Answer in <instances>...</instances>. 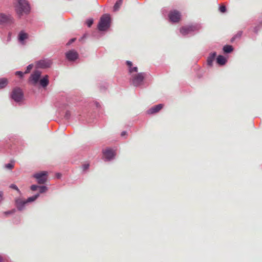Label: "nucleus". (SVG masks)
I'll return each mask as SVG.
<instances>
[{"mask_svg": "<svg viewBox=\"0 0 262 262\" xmlns=\"http://www.w3.org/2000/svg\"><path fill=\"white\" fill-rule=\"evenodd\" d=\"M38 187H39V186H38L37 185H33L31 187V189L32 191H35L38 188Z\"/></svg>", "mask_w": 262, "mask_h": 262, "instance_id": "31", "label": "nucleus"}, {"mask_svg": "<svg viewBox=\"0 0 262 262\" xmlns=\"http://www.w3.org/2000/svg\"><path fill=\"white\" fill-rule=\"evenodd\" d=\"M29 11L30 7L26 0H18L16 11L19 15H23V13H27Z\"/></svg>", "mask_w": 262, "mask_h": 262, "instance_id": "3", "label": "nucleus"}, {"mask_svg": "<svg viewBox=\"0 0 262 262\" xmlns=\"http://www.w3.org/2000/svg\"><path fill=\"white\" fill-rule=\"evenodd\" d=\"M67 58L70 61H74L78 57V53L75 50H70L66 53Z\"/></svg>", "mask_w": 262, "mask_h": 262, "instance_id": "9", "label": "nucleus"}, {"mask_svg": "<svg viewBox=\"0 0 262 262\" xmlns=\"http://www.w3.org/2000/svg\"><path fill=\"white\" fill-rule=\"evenodd\" d=\"M2 195V192H0V196H1Z\"/></svg>", "mask_w": 262, "mask_h": 262, "instance_id": "35", "label": "nucleus"}, {"mask_svg": "<svg viewBox=\"0 0 262 262\" xmlns=\"http://www.w3.org/2000/svg\"><path fill=\"white\" fill-rule=\"evenodd\" d=\"M195 27L192 26L183 27L180 29V33L183 35H186L195 30Z\"/></svg>", "mask_w": 262, "mask_h": 262, "instance_id": "12", "label": "nucleus"}, {"mask_svg": "<svg viewBox=\"0 0 262 262\" xmlns=\"http://www.w3.org/2000/svg\"><path fill=\"white\" fill-rule=\"evenodd\" d=\"M32 68H33V65L32 64H29L27 67V69L25 71V72H24V73H25V74L29 73L30 72L31 70L32 69Z\"/></svg>", "mask_w": 262, "mask_h": 262, "instance_id": "27", "label": "nucleus"}, {"mask_svg": "<svg viewBox=\"0 0 262 262\" xmlns=\"http://www.w3.org/2000/svg\"><path fill=\"white\" fill-rule=\"evenodd\" d=\"M169 18L171 21L177 23L180 20V14L177 11H173L169 13Z\"/></svg>", "mask_w": 262, "mask_h": 262, "instance_id": "7", "label": "nucleus"}, {"mask_svg": "<svg viewBox=\"0 0 262 262\" xmlns=\"http://www.w3.org/2000/svg\"><path fill=\"white\" fill-rule=\"evenodd\" d=\"M219 9L222 13H225L226 11V8L224 5L221 6Z\"/></svg>", "mask_w": 262, "mask_h": 262, "instance_id": "28", "label": "nucleus"}, {"mask_svg": "<svg viewBox=\"0 0 262 262\" xmlns=\"http://www.w3.org/2000/svg\"><path fill=\"white\" fill-rule=\"evenodd\" d=\"M163 107V105L162 104H160L155 106H154L149 110H148L147 113L148 114H152L156 113L160 111Z\"/></svg>", "mask_w": 262, "mask_h": 262, "instance_id": "13", "label": "nucleus"}, {"mask_svg": "<svg viewBox=\"0 0 262 262\" xmlns=\"http://www.w3.org/2000/svg\"><path fill=\"white\" fill-rule=\"evenodd\" d=\"M51 63L52 62L50 60H40L37 62V67L39 68H47L50 67Z\"/></svg>", "mask_w": 262, "mask_h": 262, "instance_id": "10", "label": "nucleus"}, {"mask_svg": "<svg viewBox=\"0 0 262 262\" xmlns=\"http://www.w3.org/2000/svg\"><path fill=\"white\" fill-rule=\"evenodd\" d=\"M12 22V18L10 15L0 13V24H8Z\"/></svg>", "mask_w": 262, "mask_h": 262, "instance_id": "8", "label": "nucleus"}, {"mask_svg": "<svg viewBox=\"0 0 262 262\" xmlns=\"http://www.w3.org/2000/svg\"><path fill=\"white\" fill-rule=\"evenodd\" d=\"M25 74V73H23V72H22L21 71H17V72H15V75H17V76H19L20 77H22Z\"/></svg>", "mask_w": 262, "mask_h": 262, "instance_id": "30", "label": "nucleus"}, {"mask_svg": "<svg viewBox=\"0 0 262 262\" xmlns=\"http://www.w3.org/2000/svg\"><path fill=\"white\" fill-rule=\"evenodd\" d=\"M216 56V54L215 52L211 53L207 58V64L211 66L212 65V63L213 60H214L215 57Z\"/></svg>", "mask_w": 262, "mask_h": 262, "instance_id": "17", "label": "nucleus"}, {"mask_svg": "<svg viewBox=\"0 0 262 262\" xmlns=\"http://www.w3.org/2000/svg\"><path fill=\"white\" fill-rule=\"evenodd\" d=\"M8 84V80L3 78L0 79V89L5 88Z\"/></svg>", "mask_w": 262, "mask_h": 262, "instance_id": "19", "label": "nucleus"}, {"mask_svg": "<svg viewBox=\"0 0 262 262\" xmlns=\"http://www.w3.org/2000/svg\"><path fill=\"white\" fill-rule=\"evenodd\" d=\"M38 188H39L40 193H43L47 190V187L45 186H40Z\"/></svg>", "mask_w": 262, "mask_h": 262, "instance_id": "24", "label": "nucleus"}, {"mask_svg": "<svg viewBox=\"0 0 262 262\" xmlns=\"http://www.w3.org/2000/svg\"><path fill=\"white\" fill-rule=\"evenodd\" d=\"M75 39L73 38L70 40V41L68 43V45H70V43L73 42L75 41Z\"/></svg>", "mask_w": 262, "mask_h": 262, "instance_id": "32", "label": "nucleus"}, {"mask_svg": "<svg viewBox=\"0 0 262 262\" xmlns=\"http://www.w3.org/2000/svg\"><path fill=\"white\" fill-rule=\"evenodd\" d=\"M16 205L19 210H22L24 208L25 205L27 204L26 200H23L21 199H17L15 200Z\"/></svg>", "mask_w": 262, "mask_h": 262, "instance_id": "14", "label": "nucleus"}, {"mask_svg": "<svg viewBox=\"0 0 262 262\" xmlns=\"http://www.w3.org/2000/svg\"><path fill=\"white\" fill-rule=\"evenodd\" d=\"M122 0H118L117 1V2L116 3V4H115L114 7V11H117L119 9L120 6L122 4Z\"/></svg>", "mask_w": 262, "mask_h": 262, "instance_id": "21", "label": "nucleus"}, {"mask_svg": "<svg viewBox=\"0 0 262 262\" xmlns=\"http://www.w3.org/2000/svg\"><path fill=\"white\" fill-rule=\"evenodd\" d=\"M223 51L226 53H229L233 51V48L230 45H226L223 48Z\"/></svg>", "mask_w": 262, "mask_h": 262, "instance_id": "20", "label": "nucleus"}, {"mask_svg": "<svg viewBox=\"0 0 262 262\" xmlns=\"http://www.w3.org/2000/svg\"><path fill=\"white\" fill-rule=\"evenodd\" d=\"M111 25V17L108 14L103 15L98 25V29L100 31H104L108 29Z\"/></svg>", "mask_w": 262, "mask_h": 262, "instance_id": "2", "label": "nucleus"}, {"mask_svg": "<svg viewBox=\"0 0 262 262\" xmlns=\"http://www.w3.org/2000/svg\"><path fill=\"white\" fill-rule=\"evenodd\" d=\"M126 64L128 67L129 73L131 75L130 82L132 84L135 86H139L143 84L146 76L145 73H136L138 72V68L137 67H133L132 62L130 61H127Z\"/></svg>", "mask_w": 262, "mask_h": 262, "instance_id": "1", "label": "nucleus"}, {"mask_svg": "<svg viewBox=\"0 0 262 262\" xmlns=\"http://www.w3.org/2000/svg\"><path fill=\"white\" fill-rule=\"evenodd\" d=\"M10 188L13 189H14L15 190H16L18 192L20 193V190L19 189H18V188L17 187V186L15 184H11L10 186Z\"/></svg>", "mask_w": 262, "mask_h": 262, "instance_id": "26", "label": "nucleus"}, {"mask_svg": "<svg viewBox=\"0 0 262 262\" xmlns=\"http://www.w3.org/2000/svg\"><path fill=\"white\" fill-rule=\"evenodd\" d=\"M104 158L109 161L112 159L115 156L114 151L111 149H106L103 151Z\"/></svg>", "mask_w": 262, "mask_h": 262, "instance_id": "11", "label": "nucleus"}, {"mask_svg": "<svg viewBox=\"0 0 262 262\" xmlns=\"http://www.w3.org/2000/svg\"><path fill=\"white\" fill-rule=\"evenodd\" d=\"M90 166V164L89 163H84L82 165V169L84 171L87 170Z\"/></svg>", "mask_w": 262, "mask_h": 262, "instance_id": "29", "label": "nucleus"}, {"mask_svg": "<svg viewBox=\"0 0 262 262\" xmlns=\"http://www.w3.org/2000/svg\"><path fill=\"white\" fill-rule=\"evenodd\" d=\"M39 194H37L28 198L27 200H26L27 203L34 201L39 196Z\"/></svg>", "mask_w": 262, "mask_h": 262, "instance_id": "22", "label": "nucleus"}, {"mask_svg": "<svg viewBox=\"0 0 262 262\" xmlns=\"http://www.w3.org/2000/svg\"><path fill=\"white\" fill-rule=\"evenodd\" d=\"M28 37V34L24 31H21L18 34V40L20 42H22L23 44H24V41L27 39Z\"/></svg>", "mask_w": 262, "mask_h": 262, "instance_id": "16", "label": "nucleus"}, {"mask_svg": "<svg viewBox=\"0 0 262 262\" xmlns=\"http://www.w3.org/2000/svg\"><path fill=\"white\" fill-rule=\"evenodd\" d=\"M37 181V182L40 184H44L47 180V172L41 171L36 173L33 176Z\"/></svg>", "mask_w": 262, "mask_h": 262, "instance_id": "5", "label": "nucleus"}, {"mask_svg": "<svg viewBox=\"0 0 262 262\" xmlns=\"http://www.w3.org/2000/svg\"><path fill=\"white\" fill-rule=\"evenodd\" d=\"M0 262H3V259L1 256H0Z\"/></svg>", "mask_w": 262, "mask_h": 262, "instance_id": "34", "label": "nucleus"}, {"mask_svg": "<svg viewBox=\"0 0 262 262\" xmlns=\"http://www.w3.org/2000/svg\"><path fill=\"white\" fill-rule=\"evenodd\" d=\"M126 134V132H123L122 133H121V136H123L124 135H125Z\"/></svg>", "mask_w": 262, "mask_h": 262, "instance_id": "33", "label": "nucleus"}, {"mask_svg": "<svg viewBox=\"0 0 262 262\" xmlns=\"http://www.w3.org/2000/svg\"><path fill=\"white\" fill-rule=\"evenodd\" d=\"M39 83L42 87H46L49 83V76L48 75L45 76L42 79H41L39 80Z\"/></svg>", "mask_w": 262, "mask_h": 262, "instance_id": "15", "label": "nucleus"}, {"mask_svg": "<svg viewBox=\"0 0 262 262\" xmlns=\"http://www.w3.org/2000/svg\"><path fill=\"white\" fill-rule=\"evenodd\" d=\"M12 98L16 102L20 101L23 97L22 91L19 88L14 89L11 94Z\"/></svg>", "mask_w": 262, "mask_h": 262, "instance_id": "4", "label": "nucleus"}, {"mask_svg": "<svg viewBox=\"0 0 262 262\" xmlns=\"http://www.w3.org/2000/svg\"><path fill=\"white\" fill-rule=\"evenodd\" d=\"M5 213H6V214H9V213H10V212H6Z\"/></svg>", "mask_w": 262, "mask_h": 262, "instance_id": "36", "label": "nucleus"}, {"mask_svg": "<svg viewBox=\"0 0 262 262\" xmlns=\"http://www.w3.org/2000/svg\"><path fill=\"white\" fill-rule=\"evenodd\" d=\"M93 24V19L92 18L89 19L86 21V24L89 27H90Z\"/></svg>", "mask_w": 262, "mask_h": 262, "instance_id": "25", "label": "nucleus"}, {"mask_svg": "<svg viewBox=\"0 0 262 262\" xmlns=\"http://www.w3.org/2000/svg\"><path fill=\"white\" fill-rule=\"evenodd\" d=\"M41 73L39 71H34L30 76L29 81L31 84L35 85L39 81Z\"/></svg>", "mask_w": 262, "mask_h": 262, "instance_id": "6", "label": "nucleus"}, {"mask_svg": "<svg viewBox=\"0 0 262 262\" xmlns=\"http://www.w3.org/2000/svg\"><path fill=\"white\" fill-rule=\"evenodd\" d=\"M14 164L13 163H8L5 165V167L8 169L11 170L14 168Z\"/></svg>", "mask_w": 262, "mask_h": 262, "instance_id": "23", "label": "nucleus"}, {"mask_svg": "<svg viewBox=\"0 0 262 262\" xmlns=\"http://www.w3.org/2000/svg\"><path fill=\"white\" fill-rule=\"evenodd\" d=\"M217 63L221 66L224 65L227 62V59L222 55H219L216 58Z\"/></svg>", "mask_w": 262, "mask_h": 262, "instance_id": "18", "label": "nucleus"}]
</instances>
